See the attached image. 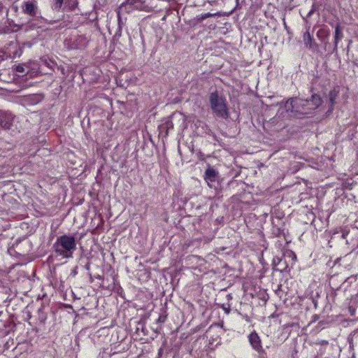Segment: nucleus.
<instances>
[{
	"label": "nucleus",
	"instance_id": "obj_19",
	"mask_svg": "<svg viewBox=\"0 0 358 358\" xmlns=\"http://www.w3.org/2000/svg\"><path fill=\"white\" fill-rule=\"evenodd\" d=\"M15 70L19 73H23L24 71V67L21 65L16 66Z\"/></svg>",
	"mask_w": 358,
	"mask_h": 358
},
{
	"label": "nucleus",
	"instance_id": "obj_10",
	"mask_svg": "<svg viewBox=\"0 0 358 358\" xmlns=\"http://www.w3.org/2000/svg\"><path fill=\"white\" fill-rule=\"evenodd\" d=\"M329 36V31L326 28H321L317 32V37L322 42L327 43L326 41Z\"/></svg>",
	"mask_w": 358,
	"mask_h": 358
},
{
	"label": "nucleus",
	"instance_id": "obj_1",
	"mask_svg": "<svg viewBox=\"0 0 358 358\" xmlns=\"http://www.w3.org/2000/svg\"><path fill=\"white\" fill-rule=\"evenodd\" d=\"M76 245V240L73 236L64 234L57 238L52 248L57 256L62 259H70L73 256Z\"/></svg>",
	"mask_w": 358,
	"mask_h": 358
},
{
	"label": "nucleus",
	"instance_id": "obj_17",
	"mask_svg": "<svg viewBox=\"0 0 358 358\" xmlns=\"http://www.w3.org/2000/svg\"><path fill=\"white\" fill-rule=\"evenodd\" d=\"M64 3V0H55V9H60Z\"/></svg>",
	"mask_w": 358,
	"mask_h": 358
},
{
	"label": "nucleus",
	"instance_id": "obj_16",
	"mask_svg": "<svg viewBox=\"0 0 358 358\" xmlns=\"http://www.w3.org/2000/svg\"><path fill=\"white\" fill-rule=\"evenodd\" d=\"M167 319V315L164 314H160L157 320V323H164Z\"/></svg>",
	"mask_w": 358,
	"mask_h": 358
},
{
	"label": "nucleus",
	"instance_id": "obj_4",
	"mask_svg": "<svg viewBox=\"0 0 358 358\" xmlns=\"http://www.w3.org/2000/svg\"><path fill=\"white\" fill-rule=\"evenodd\" d=\"M248 341L252 348L257 353H264L265 350L262 347V340L259 334L253 331L248 336Z\"/></svg>",
	"mask_w": 358,
	"mask_h": 358
},
{
	"label": "nucleus",
	"instance_id": "obj_5",
	"mask_svg": "<svg viewBox=\"0 0 358 358\" xmlns=\"http://www.w3.org/2000/svg\"><path fill=\"white\" fill-rule=\"evenodd\" d=\"M341 87L339 86L334 87L329 93V110L332 111L336 103L337 99L340 95Z\"/></svg>",
	"mask_w": 358,
	"mask_h": 358
},
{
	"label": "nucleus",
	"instance_id": "obj_22",
	"mask_svg": "<svg viewBox=\"0 0 358 358\" xmlns=\"http://www.w3.org/2000/svg\"><path fill=\"white\" fill-rule=\"evenodd\" d=\"M84 39H85L84 37L82 36H79L78 38V40H80V41L84 40Z\"/></svg>",
	"mask_w": 358,
	"mask_h": 358
},
{
	"label": "nucleus",
	"instance_id": "obj_13",
	"mask_svg": "<svg viewBox=\"0 0 358 358\" xmlns=\"http://www.w3.org/2000/svg\"><path fill=\"white\" fill-rule=\"evenodd\" d=\"M65 6L69 10L72 11L78 6V1L77 0H66Z\"/></svg>",
	"mask_w": 358,
	"mask_h": 358
},
{
	"label": "nucleus",
	"instance_id": "obj_18",
	"mask_svg": "<svg viewBox=\"0 0 358 358\" xmlns=\"http://www.w3.org/2000/svg\"><path fill=\"white\" fill-rule=\"evenodd\" d=\"M187 2L194 6H199V2L197 0H187Z\"/></svg>",
	"mask_w": 358,
	"mask_h": 358
},
{
	"label": "nucleus",
	"instance_id": "obj_7",
	"mask_svg": "<svg viewBox=\"0 0 358 358\" xmlns=\"http://www.w3.org/2000/svg\"><path fill=\"white\" fill-rule=\"evenodd\" d=\"M217 175L218 172L211 167L206 169L204 173V180L206 181L209 187H211L210 185V182H215Z\"/></svg>",
	"mask_w": 358,
	"mask_h": 358
},
{
	"label": "nucleus",
	"instance_id": "obj_8",
	"mask_svg": "<svg viewBox=\"0 0 358 358\" xmlns=\"http://www.w3.org/2000/svg\"><path fill=\"white\" fill-rule=\"evenodd\" d=\"M343 38V33L342 31L341 24L339 23H337L335 26V31H334V50H337L338 43L342 40Z\"/></svg>",
	"mask_w": 358,
	"mask_h": 358
},
{
	"label": "nucleus",
	"instance_id": "obj_9",
	"mask_svg": "<svg viewBox=\"0 0 358 358\" xmlns=\"http://www.w3.org/2000/svg\"><path fill=\"white\" fill-rule=\"evenodd\" d=\"M303 41L306 48L311 49L314 42V38L308 31L303 33Z\"/></svg>",
	"mask_w": 358,
	"mask_h": 358
},
{
	"label": "nucleus",
	"instance_id": "obj_20",
	"mask_svg": "<svg viewBox=\"0 0 358 358\" xmlns=\"http://www.w3.org/2000/svg\"><path fill=\"white\" fill-rule=\"evenodd\" d=\"M259 358H267L266 357V352L264 351V353H258Z\"/></svg>",
	"mask_w": 358,
	"mask_h": 358
},
{
	"label": "nucleus",
	"instance_id": "obj_2",
	"mask_svg": "<svg viewBox=\"0 0 358 358\" xmlns=\"http://www.w3.org/2000/svg\"><path fill=\"white\" fill-rule=\"evenodd\" d=\"M210 108L217 117L227 119L229 116L226 98L220 95L217 91L210 93L209 96Z\"/></svg>",
	"mask_w": 358,
	"mask_h": 358
},
{
	"label": "nucleus",
	"instance_id": "obj_14",
	"mask_svg": "<svg viewBox=\"0 0 358 358\" xmlns=\"http://www.w3.org/2000/svg\"><path fill=\"white\" fill-rule=\"evenodd\" d=\"M116 12H117V17L118 27H119V29L121 30L122 29V24L121 13H120V9H117L116 10Z\"/></svg>",
	"mask_w": 358,
	"mask_h": 358
},
{
	"label": "nucleus",
	"instance_id": "obj_12",
	"mask_svg": "<svg viewBox=\"0 0 358 358\" xmlns=\"http://www.w3.org/2000/svg\"><path fill=\"white\" fill-rule=\"evenodd\" d=\"M0 124L4 129H9L11 125V120L9 116H0Z\"/></svg>",
	"mask_w": 358,
	"mask_h": 358
},
{
	"label": "nucleus",
	"instance_id": "obj_3",
	"mask_svg": "<svg viewBox=\"0 0 358 358\" xmlns=\"http://www.w3.org/2000/svg\"><path fill=\"white\" fill-rule=\"evenodd\" d=\"M322 103L321 96L317 94H313L308 99L301 100L300 103L303 108L301 113L310 114L313 110L317 109Z\"/></svg>",
	"mask_w": 358,
	"mask_h": 358
},
{
	"label": "nucleus",
	"instance_id": "obj_6",
	"mask_svg": "<svg viewBox=\"0 0 358 358\" xmlns=\"http://www.w3.org/2000/svg\"><path fill=\"white\" fill-rule=\"evenodd\" d=\"M22 12L31 17H35L36 15V4L31 1H24L22 6Z\"/></svg>",
	"mask_w": 358,
	"mask_h": 358
},
{
	"label": "nucleus",
	"instance_id": "obj_15",
	"mask_svg": "<svg viewBox=\"0 0 358 358\" xmlns=\"http://www.w3.org/2000/svg\"><path fill=\"white\" fill-rule=\"evenodd\" d=\"M215 15H216L215 13H206L201 14L199 15V19L205 20V19H207L210 17H214Z\"/></svg>",
	"mask_w": 358,
	"mask_h": 358
},
{
	"label": "nucleus",
	"instance_id": "obj_23",
	"mask_svg": "<svg viewBox=\"0 0 358 358\" xmlns=\"http://www.w3.org/2000/svg\"><path fill=\"white\" fill-rule=\"evenodd\" d=\"M292 255H293V259H296V255H295L294 253H292Z\"/></svg>",
	"mask_w": 358,
	"mask_h": 358
},
{
	"label": "nucleus",
	"instance_id": "obj_11",
	"mask_svg": "<svg viewBox=\"0 0 358 358\" xmlns=\"http://www.w3.org/2000/svg\"><path fill=\"white\" fill-rule=\"evenodd\" d=\"M173 124L171 121H166L164 124L159 126L160 133L164 132L165 136H167L169 134V130L170 129H173Z\"/></svg>",
	"mask_w": 358,
	"mask_h": 358
},
{
	"label": "nucleus",
	"instance_id": "obj_21",
	"mask_svg": "<svg viewBox=\"0 0 358 358\" xmlns=\"http://www.w3.org/2000/svg\"><path fill=\"white\" fill-rule=\"evenodd\" d=\"M31 318V313L30 312L27 313V319L26 321H29Z\"/></svg>",
	"mask_w": 358,
	"mask_h": 358
}]
</instances>
